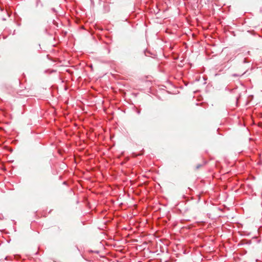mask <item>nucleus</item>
<instances>
[{
    "instance_id": "obj_1",
    "label": "nucleus",
    "mask_w": 262,
    "mask_h": 262,
    "mask_svg": "<svg viewBox=\"0 0 262 262\" xmlns=\"http://www.w3.org/2000/svg\"><path fill=\"white\" fill-rule=\"evenodd\" d=\"M233 76H238V75H236V74H234V75H233Z\"/></svg>"
}]
</instances>
